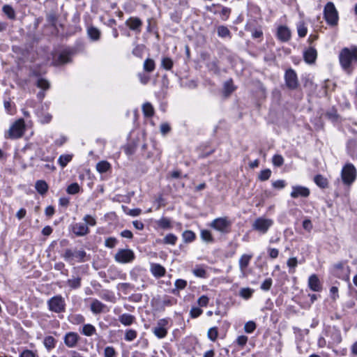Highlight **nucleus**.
<instances>
[{
	"label": "nucleus",
	"instance_id": "29",
	"mask_svg": "<svg viewBox=\"0 0 357 357\" xmlns=\"http://www.w3.org/2000/svg\"><path fill=\"white\" fill-rule=\"evenodd\" d=\"M314 181L321 188H326L328 185L327 178L321 174L316 175L314 178Z\"/></svg>",
	"mask_w": 357,
	"mask_h": 357
},
{
	"label": "nucleus",
	"instance_id": "14",
	"mask_svg": "<svg viewBox=\"0 0 357 357\" xmlns=\"http://www.w3.org/2000/svg\"><path fill=\"white\" fill-rule=\"evenodd\" d=\"M59 17L56 9H52L51 10L46 13V20L48 24L56 28V24Z\"/></svg>",
	"mask_w": 357,
	"mask_h": 357
},
{
	"label": "nucleus",
	"instance_id": "34",
	"mask_svg": "<svg viewBox=\"0 0 357 357\" xmlns=\"http://www.w3.org/2000/svg\"><path fill=\"white\" fill-rule=\"evenodd\" d=\"M182 237L185 243H191L195 239V234L191 230H186L183 232Z\"/></svg>",
	"mask_w": 357,
	"mask_h": 357
},
{
	"label": "nucleus",
	"instance_id": "7",
	"mask_svg": "<svg viewBox=\"0 0 357 357\" xmlns=\"http://www.w3.org/2000/svg\"><path fill=\"white\" fill-rule=\"evenodd\" d=\"M273 222L271 219L259 218L252 224V229L261 234H265L273 225Z\"/></svg>",
	"mask_w": 357,
	"mask_h": 357
},
{
	"label": "nucleus",
	"instance_id": "9",
	"mask_svg": "<svg viewBox=\"0 0 357 357\" xmlns=\"http://www.w3.org/2000/svg\"><path fill=\"white\" fill-rule=\"evenodd\" d=\"M284 79L287 86L290 89H295L298 86L297 75L296 72L291 68L286 70L284 74Z\"/></svg>",
	"mask_w": 357,
	"mask_h": 357
},
{
	"label": "nucleus",
	"instance_id": "54",
	"mask_svg": "<svg viewBox=\"0 0 357 357\" xmlns=\"http://www.w3.org/2000/svg\"><path fill=\"white\" fill-rule=\"evenodd\" d=\"M116 355V352L114 347H106L104 350V356L105 357H115Z\"/></svg>",
	"mask_w": 357,
	"mask_h": 357
},
{
	"label": "nucleus",
	"instance_id": "6",
	"mask_svg": "<svg viewBox=\"0 0 357 357\" xmlns=\"http://www.w3.org/2000/svg\"><path fill=\"white\" fill-rule=\"evenodd\" d=\"M48 308L55 313H61L65 311L66 303L64 298L61 295L52 297L47 301Z\"/></svg>",
	"mask_w": 357,
	"mask_h": 357
},
{
	"label": "nucleus",
	"instance_id": "25",
	"mask_svg": "<svg viewBox=\"0 0 357 357\" xmlns=\"http://www.w3.org/2000/svg\"><path fill=\"white\" fill-rule=\"evenodd\" d=\"M252 255H243L239 259V268L242 272H244L245 268L248 266L250 259H252Z\"/></svg>",
	"mask_w": 357,
	"mask_h": 357
},
{
	"label": "nucleus",
	"instance_id": "56",
	"mask_svg": "<svg viewBox=\"0 0 357 357\" xmlns=\"http://www.w3.org/2000/svg\"><path fill=\"white\" fill-rule=\"evenodd\" d=\"M272 284H273L272 279L271 278H267L261 284L260 288L263 291H268L271 289V287L272 286Z\"/></svg>",
	"mask_w": 357,
	"mask_h": 357
},
{
	"label": "nucleus",
	"instance_id": "48",
	"mask_svg": "<svg viewBox=\"0 0 357 357\" xmlns=\"http://www.w3.org/2000/svg\"><path fill=\"white\" fill-rule=\"evenodd\" d=\"M36 86L44 90H47L50 88V83L47 79L40 78L37 81Z\"/></svg>",
	"mask_w": 357,
	"mask_h": 357
},
{
	"label": "nucleus",
	"instance_id": "19",
	"mask_svg": "<svg viewBox=\"0 0 357 357\" xmlns=\"http://www.w3.org/2000/svg\"><path fill=\"white\" fill-rule=\"evenodd\" d=\"M151 272L156 278H161L165 275V268L159 264H151Z\"/></svg>",
	"mask_w": 357,
	"mask_h": 357
},
{
	"label": "nucleus",
	"instance_id": "57",
	"mask_svg": "<svg viewBox=\"0 0 357 357\" xmlns=\"http://www.w3.org/2000/svg\"><path fill=\"white\" fill-rule=\"evenodd\" d=\"M83 220L84 221V223L86 224L87 227H88V225L95 226L96 224V219L93 217L91 216L90 215H85L84 217Z\"/></svg>",
	"mask_w": 357,
	"mask_h": 357
},
{
	"label": "nucleus",
	"instance_id": "52",
	"mask_svg": "<svg viewBox=\"0 0 357 357\" xmlns=\"http://www.w3.org/2000/svg\"><path fill=\"white\" fill-rule=\"evenodd\" d=\"M220 8H222V10L220 13L221 18L222 20H227L229 18V15L231 13V9L227 7H225V6H222Z\"/></svg>",
	"mask_w": 357,
	"mask_h": 357
},
{
	"label": "nucleus",
	"instance_id": "24",
	"mask_svg": "<svg viewBox=\"0 0 357 357\" xmlns=\"http://www.w3.org/2000/svg\"><path fill=\"white\" fill-rule=\"evenodd\" d=\"M119 321L124 326H130L135 320V317L130 314H123L119 317Z\"/></svg>",
	"mask_w": 357,
	"mask_h": 357
},
{
	"label": "nucleus",
	"instance_id": "18",
	"mask_svg": "<svg viewBox=\"0 0 357 357\" xmlns=\"http://www.w3.org/2000/svg\"><path fill=\"white\" fill-rule=\"evenodd\" d=\"M309 287L314 291H319L321 290V285L318 277L313 274L308 279Z\"/></svg>",
	"mask_w": 357,
	"mask_h": 357
},
{
	"label": "nucleus",
	"instance_id": "61",
	"mask_svg": "<svg viewBox=\"0 0 357 357\" xmlns=\"http://www.w3.org/2000/svg\"><path fill=\"white\" fill-rule=\"evenodd\" d=\"M3 107L6 109V111L7 112L8 114H13V110H12V104H11V101L10 100H5L4 102H3Z\"/></svg>",
	"mask_w": 357,
	"mask_h": 357
},
{
	"label": "nucleus",
	"instance_id": "10",
	"mask_svg": "<svg viewBox=\"0 0 357 357\" xmlns=\"http://www.w3.org/2000/svg\"><path fill=\"white\" fill-rule=\"evenodd\" d=\"M167 324L168 321L166 319H161L158 321L157 326L153 329V333L157 337L162 339L166 337L167 329L165 326Z\"/></svg>",
	"mask_w": 357,
	"mask_h": 357
},
{
	"label": "nucleus",
	"instance_id": "62",
	"mask_svg": "<svg viewBox=\"0 0 357 357\" xmlns=\"http://www.w3.org/2000/svg\"><path fill=\"white\" fill-rule=\"evenodd\" d=\"M272 185L276 189H282L285 187V181L284 180H278L273 181Z\"/></svg>",
	"mask_w": 357,
	"mask_h": 357
},
{
	"label": "nucleus",
	"instance_id": "44",
	"mask_svg": "<svg viewBox=\"0 0 357 357\" xmlns=\"http://www.w3.org/2000/svg\"><path fill=\"white\" fill-rule=\"evenodd\" d=\"M271 175V171L269 169H266L260 172L258 178L261 181H265L269 179Z\"/></svg>",
	"mask_w": 357,
	"mask_h": 357
},
{
	"label": "nucleus",
	"instance_id": "12",
	"mask_svg": "<svg viewBox=\"0 0 357 357\" xmlns=\"http://www.w3.org/2000/svg\"><path fill=\"white\" fill-rule=\"evenodd\" d=\"M126 25L128 26L129 29L132 31L140 32L142 26V22L139 17H130L126 20Z\"/></svg>",
	"mask_w": 357,
	"mask_h": 357
},
{
	"label": "nucleus",
	"instance_id": "31",
	"mask_svg": "<svg viewBox=\"0 0 357 357\" xmlns=\"http://www.w3.org/2000/svg\"><path fill=\"white\" fill-rule=\"evenodd\" d=\"M217 33L221 38H231V32L229 29L224 25L218 26L217 28Z\"/></svg>",
	"mask_w": 357,
	"mask_h": 357
},
{
	"label": "nucleus",
	"instance_id": "17",
	"mask_svg": "<svg viewBox=\"0 0 357 357\" xmlns=\"http://www.w3.org/2000/svg\"><path fill=\"white\" fill-rule=\"evenodd\" d=\"M73 231L77 236H83L89 232V229L84 222H78L73 225Z\"/></svg>",
	"mask_w": 357,
	"mask_h": 357
},
{
	"label": "nucleus",
	"instance_id": "4",
	"mask_svg": "<svg viewBox=\"0 0 357 357\" xmlns=\"http://www.w3.org/2000/svg\"><path fill=\"white\" fill-rule=\"evenodd\" d=\"M324 15L326 22L331 26H335L338 22V13L332 2H328L324 9Z\"/></svg>",
	"mask_w": 357,
	"mask_h": 357
},
{
	"label": "nucleus",
	"instance_id": "60",
	"mask_svg": "<svg viewBox=\"0 0 357 357\" xmlns=\"http://www.w3.org/2000/svg\"><path fill=\"white\" fill-rule=\"evenodd\" d=\"M202 313V310L199 307H192L190 310V314L192 318H197Z\"/></svg>",
	"mask_w": 357,
	"mask_h": 357
},
{
	"label": "nucleus",
	"instance_id": "5",
	"mask_svg": "<svg viewBox=\"0 0 357 357\" xmlns=\"http://www.w3.org/2000/svg\"><path fill=\"white\" fill-rule=\"evenodd\" d=\"M25 130V123L23 119L17 120L12 124L10 129L8 130L7 138L17 139L21 137Z\"/></svg>",
	"mask_w": 357,
	"mask_h": 357
},
{
	"label": "nucleus",
	"instance_id": "1",
	"mask_svg": "<svg viewBox=\"0 0 357 357\" xmlns=\"http://www.w3.org/2000/svg\"><path fill=\"white\" fill-rule=\"evenodd\" d=\"M339 59L342 68L349 74L351 73V62H357V47H344L339 54Z\"/></svg>",
	"mask_w": 357,
	"mask_h": 357
},
{
	"label": "nucleus",
	"instance_id": "58",
	"mask_svg": "<svg viewBox=\"0 0 357 357\" xmlns=\"http://www.w3.org/2000/svg\"><path fill=\"white\" fill-rule=\"evenodd\" d=\"M116 243H117L116 238H115L114 237H109L105 240V245L107 248H113L116 246Z\"/></svg>",
	"mask_w": 357,
	"mask_h": 357
},
{
	"label": "nucleus",
	"instance_id": "13",
	"mask_svg": "<svg viewBox=\"0 0 357 357\" xmlns=\"http://www.w3.org/2000/svg\"><path fill=\"white\" fill-rule=\"evenodd\" d=\"M317 57V52L314 47H310L303 52L304 61L308 64H312L315 62Z\"/></svg>",
	"mask_w": 357,
	"mask_h": 357
},
{
	"label": "nucleus",
	"instance_id": "22",
	"mask_svg": "<svg viewBox=\"0 0 357 357\" xmlns=\"http://www.w3.org/2000/svg\"><path fill=\"white\" fill-rule=\"evenodd\" d=\"M70 54L69 52L63 51L58 56L56 59L54 61L55 65H61L70 62Z\"/></svg>",
	"mask_w": 357,
	"mask_h": 357
},
{
	"label": "nucleus",
	"instance_id": "40",
	"mask_svg": "<svg viewBox=\"0 0 357 357\" xmlns=\"http://www.w3.org/2000/svg\"><path fill=\"white\" fill-rule=\"evenodd\" d=\"M80 187L77 183H73L69 185L66 189V192L70 195H75L79 192Z\"/></svg>",
	"mask_w": 357,
	"mask_h": 357
},
{
	"label": "nucleus",
	"instance_id": "16",
	"mask_svg": "<svg viewBox=\"0 0 357 357\" xmlns=\"http://www.w3.org/2000/svg\"><path fill=\"white\" fill-rule=\"evenodd\" d=\"M78 340L79 336L76 333L69 332L64 337V343L67 347L73 348L76 346Z\"/></svg>",
	"mask_w": 357,
	"mask_h": 357
},
{
	"label": "nucleus",
	"instance_id": "43",
	"mask_svg": "<svg viewBox=\"0 0 357 357\" xmlns=\"http://www.w3.org/2000/svg\"><path fill=\"white\" fill-rule=\"evenodd\" d=\"M201 238L203 241L208 243H211L213 241V238L212 237L211 233L210 231L206 229H203L201 231Z\"/></svg>",
	"mask_w": 357,
	"mask_h": 357
},
{
	"label": "nucleus",
	"instance_id": "20",
	"mask_svg": "<svg viewBox=\"0 0 357 357\" xmlns=\"http://www.w3.org/2000/svg\"><path fill=\"white\" fill-rule=\"evenodd\" d=\"M106 305L97 299L93 300L91 303V310L93 314H100L103 312Z\"/></svg>",
	"mask_w": 357,
	"mask_h": 357
},
{
	"label": "nucleus",
	"instance_id": "15",
	"mask_svg": "<svg viewBox=\"0 0 357 357\" xmlns=\"http://www.w3.org/2000/svg\"><path fill=\"white\" fill-rule=\"evenodd\" d=\"M278 38L282 42H287L291 38V31L286 26H280L278 29Z\"/></svg>",
	"mask_w": 357,
	"mask_h": 357
},
{
	"label": "nucleus",
	"instance_id": "51",
	"mask_svg": "<svg viewBox=\"0 0 357 357\" xmlns=\"http://www.w3.org/2000/svg\"><path fill=\"white\" fill-rule=\"evenodd\" d=\"M74 257L77 259L78 262L82 263L86 261V253L84 250H79L75 252Z\"/></svg>",
	"mask_w": 357,
	"mask_h": 357
},
{
	"label": "nucleus",
	"instance_id": "45",
	"mask_svg": "<svg viewBox=\"0 0 357 357\" xmlns=\"http://www.w3.org/2000/svg\"><path fill=\"white\" fill-rule=\"evenodd\" d=\"M72 160L71 155H61L59 158L58 162L59 165L64 167L67 165V164Z\"/></svg>",
	"mask_w": 357,
	"mask_h": 357
},
{
	"label": "nucleus",
	"instance_id": "53",
	"mask_svg": "<svg viewBox=\"0 0 357 357\" xmlns=\"http://www.w3.org/2000/svg\"><path fill=\"white\" fill-rule=\"evenodd\" d=\"M273 164L276 167H280L284 163V158L281 155H275L272 159Z\"/></svg>",
	"mask_w": 357,
	"mask_h": 357
},
{
	"label": "nucleus",
	"instance_id": "38",
	"mask_svg": "<svg viewBox=\"0 0 357 357\" xmlns=\"http://www.w3.org/2000/svg\"><path fill=\"white\" fill-rule=\"evenodd\" d=\"M55 342L56 340L52 336H47L44 339V345L48 350L55 347Z\"/></svg>",
	"mask_w": 357,
	"mask_h": 357
},
{
	"label": "nucleus",
	"instance_id": "32",
	"mask_svg": "<svg viewBox=\"0 0 357 357\" xmlns=\"http://www.w3.org/2000/svg\"><path fill=\"white\" fill-rule=\"evenodd\" d=\"M111 167L110 164L105 160H102L97 163L96 169L100 173H105L107 172Z\"/></svg>",
	"mask_w": 357,
	"mask_h": 357
},
{
	"label": "nucleus",
	"instance_id": "23",
	"mask_svg": "<svg viewBox=\"0 0 357 357\" xmlns=\"http://www.w3.org/2000/svg\"><path fill=\"white\" fill-rule=\"evenodd\" d=\"M36 191L41 195H44L48 190L49 186L44 180H38L35 184Z\"/></svg>",
	"mask_w": 357,
	"mask_h": 357
},
{
	"label": "nucleus",
	"instance_id": "47",
	"mask_svg": "<svg viewBox=\"0 0 357 357\" xmlns=\"http://www.w3.org/2000/svg\"><path fill=\"white\" fill-rule=\"evenodd\" d=\"M137 335L136 331L132 329L127 330L125 333V340L128 342L132 341L137 337Z\"/></svg>",
	"mask_w": 357,
	"mask_h": 357
},
{
	"label": "nucleus",
	"instance_id": "21",
	"mask_svg": "<svg viewBox=\"0 0 357 357\" xmlns=\"http://www.w3.org/2000/svg\"><path fill=\"white\" fill-rule=\"evenodd\" d=\"M87 34L91 40L98 41L100 38L101 32L98 28L91 26L87 29Z\"/></svg>",
	"mask_w": 357,
	"mask_h": 357
},
{
	"label": "nucleus",
	"instance_id": "33",
	"mask_svg": "<svg viewBox=\"0 0 357 357\" xmlns=\"http://www.w3.org/2000/svg\"><path fill=\"white\" fill-rule=\"evenodd\" d=\"M96 332V328L90 324L84 325L81 331V333L86 336H91L95 334Z\"/></svg>",
	"mask_w": 357,
	"mask_h": 357
},
{
	"label": "nucleus",
	"instance_id": "37",
	"mask_svg": "<svg viewBox=\"0 0 357 357\" xmlns=\"http://www.w3.org/2000/svg\"><path fill=\"white\" fill-rule=\"evenodd\" d=\"M155 69V62L151 59H146L144 63V70L148 73H151Z\"/></svg>",
	"mask_w": 357,
	"mask_h": 357
},
{
	"label": "nucleus",
	"instance_id": "41",
	"mask_svg": "<svg viewBox=\"0 0 357 357\" xmlns=\"http://www.w3.org/2000/svg\"><path fill=\"white\" fill-rule=\"evenodd\" d=\"M253 292L254 290L249 287L242 288L239 291V295L245 299H248L252 296Z\"/></svg>",
	"mask_w": 357,
	"mask_h": 357
},
{
	"label": "nucleus",
	"instance_id": "11",
	"mask_svg": "<svg viewBox=\"0 0 357 357\" xmlns=\"http://www.w3.org/2000/svg\"><path fill=\"white\" fill-rule=\"evenodd\" d=\"M310 195V190L303 186L296 185L292 187L291 197L298 198V197H307Z\"/></svg>",
	"mask_w": 357,
	"mask_h": 357
},
{
	"label": "nucleus",
	"instance_id": "63",
	"mask_svg": "<svg viewBox=\"0 0 357 357\" xmlns=\"http://www.w3.org/2000/svg\"><path fill=\"white\" fill-rule=\"evenodd\" d=\"M198 305L201 307H205L208 303V298L206 296H202L197 301Z\"/></svg>",
	"mask_w": 357,
	"mask_h": 357
},
{
	"label": "nucleus",
	"instance_id": "27",
	"mask_svg": "<svg viewBox=\"0 0 357 357\" xmlns=\"http://www.w3.org/2000/svg\"><path fill=\"white\" fill-rule=\"evenodd\" d=\"M176 301V299L174 298L165 296L159 301V305L161 309L164 310L167 306H172L174 305Z\"/></svg>",
	"mask_w": 357,
	"mask_h": 357
},
{
	"label": "nucleus",
	"instance_id": "2",
	"mask_svg": "<svg viewBox=\"0 0 357 357\" xmlns=\"http://www.w3.org/2000/svg\"><path fill=\"white\" fill-rule=\"evenodd\" d=\"M232 222L227 217H221L214 219L210 224V227L222 233L228 234L231 231Z\"/></svg>",
	"mask_w": 357,
	"mask_h": 357
},
{
	"label": "nucleus",
	"instance_id": "35",
	"mask_svg": "<svg viewBox=\"0 0 357 357\" xmlns=\"http://www.w3.org/2000/svg\"><path fill=\"white\" fill-rule=\"evenodd\" d=\"M298 35L301 38H303L307 33V29L304 22H299L297 24Z\"/></svg>",
	"mask_w": 357,
	"mask_h": 357
},
{
	"label": "nucleus",
	"instance_id": "39",
	"mask_svg": "<svg viewBox=\"0 0 357 357\" xmlns=\"http://www.w3.org/2000/svg\"><path fill=\"white\" fill-rule=\"evenodd\" d=\"M173 64L172 59L169 57H164L161 61V66L167 70H171L173 67Z\"/></svg>",
	"mask_w": 357,
	"mask_h": 357
},
{
	"label": "nucleus",
	"instance_id": "30",
	"mask_svg": "<svg viewBox=\"0 0 357 357\" xmlns=\"http://www.w3.org/2000/svg\"><path fill=\"white\" fill-rule=\"evenodd\" d=\"M142 112L146 117H152L154 114V109L150 102H145L142 105Z\"/></svg>",
	"mask_w": 357,
	"mask_h": 357
},
{
	"label": "nucleus",
	"instance_id": "36",
	"mask_svg": "<svg viewBox=\"0 0 357 357\" xmlns=\"http://www.w3.org/2000/svg\"><path fill=\"white\" fill-rule=\"evenodd\" d=\"M3 12L9 19L14 20L15 19V12L14 9L9 5H4L3 6Z\"/></svg>",
	"mask_w": 357,
	"mask_h": 357
},
{
	"label": "nucleus",
	"instance_id": "55",
	"mask_svg": "<svg viewBox=\"0 0 357 357\" xmlns=\"http://www.w3.org/2000/svg\"><path fill=\"white\" fill-rule=\"evenodd\" d=\"M117 288H118V289L121 290L126 294L128 290L133 289L134 286L130 283L124 282V283H119L118 284Z\"/></svg>",
	"mask_w": 357,
	"mask_h": 357
},
{
	"label": "nucleus",
	"instance_id": "42",
	"mask_svg": "<svg viewBox=\"0 0 357 357\" xmlns=\"http://www.w3.org/2000/svg\"><path fill=\"white\" fill-rule=\"evenodd\" d=\"M67 284L72 289H77L81 286V278H75L73 279H69L67 281Z\"/></svg>",
	"mask_w": 357,
	"mask_h": 357
},
{
	"label": "nucleus",
	"instance_id": "50",
	"mask_svg": "<svg viewBox=\"0 0 357 357\" xmlns=\"http://www.w3.org/2000/svg\"><path fill=\"white\" fill-rule=\"evenodd\" d=\"M256 324L252 321L245 323L244 330L247 333H251L256 329Z\"/></svg>",
	"mask_w": 357,
	"mask_h": 357
},
{
	"label": "nucleus",
	"instance_id": "26",
	"mask_svg": "<svg viewBox=\"0 0 357 357\" xmlns=\"http://www.w3.org/2000/svg\"><path fill=\"white\" fill-rule=\"evenodd\" d=\"M158 227L162 229H168L172 227V222L169 218L162 217L156 221Z\"/></svg>",
	"mask_w": 357,
	"mask_h": 357
},
{
	"label": "nucleus",
	"instance_id": "46",
	"mask_svg": "<svg viewBox=\"0 0 357 357\" xmlns=\"http://www.w3.org/2000/svg\"><path fill=\"white\" fill-rule=\"evenodd\" d=\"M177 237L173 234H168L163 238L164 243L169 245H175Z\"/></svg>",
	"mask_w": 357,
	"mask_h": 357
},
{
	"label": "nucleus",
	"instance_id": "59",
	"mask_svg": "<svg viewBox=\"0 0 357 357\" xmlns=\"http://www.w3.org/2000/svg\"><path fill=\"white\" fill-rule=\"evenodd\" d=\"M326 116L331 120V121H336L338 118V114L337 113V111L335 110V109H332L331 111H328L326 113Z\"/></svg>",
	"mask_w": 357,
	"mask_h": 357
},
{
	"label": "nucleus",
	"instance_id": "49",
	"mask_svg": "<svg viewBox=\"0 0 357 357\" xmlns=\"http://www.w3.org/2000/svg\"><path fill=\"white\" fill-rule=\"evenodd\" d=\"M207 335L211 340L215 341L218 335V328L216 327H212L209 328Z\"/></svg>",
	"mask_w": 357,
	"mask_h": 357
},
{
	"label": "nucleus",
	"instance_id": "8",
	"mask_svg": "<svg viewBox=\"0 0 357 357\" xmlns=\"http://www.w3.org/2000/svg\"><path fill=\"white\" fill-rule=\"evenodd\" d=\"M114 259L121 264L130 263L134 260L135 254L130 249H121L116 253Z\"/></svg>",
	"mask_w": 357,
	"mask_h": 357
},
{
	"label": "nucleus",
	"instance_id": "28",
	"mask_svg": "<svg viewBox=\"0 0 357 357\" xmlns=\"http://www.w3.org/2000/svg\"><path fill=\"white\" fill-rule=\"evenodd\" d=\"M193 274L202 278H206L207 277V273L204 266L197 265L192 270Z\"/></svg>",
	"mask_w": 357,
	"mask_h": 357
},
{
	"label": "nucleus",
	"instance_id": "3",
	"mask_svg": "<svg viewBox=\"0 0 357 357\" xmlns=\"http://www.w3.org/2000/svg\"><path fill=\"white\" fill-rule=\"evenodd\" d=\"M342 182L346 185H351L356 178V169L351 163H347L341 172Z\"/></svg>",
	"mask_w": 357,
	"mask_h": 357
},
{
	"label": "nucleus",
	"instance_id": "64",
	"mask_svg": "<svg viewBox=\"0 0 357 357\" xmlns=\"http://www.w3.org/2000/svg\"><path fill=\"white\" fill-rule=\"evenodd\" d=\"M20 357H36V354L29 349L24 350Z\"/></svg>",
	"mask_w": 357,
	"mask_h": 357
}]
</instances>
